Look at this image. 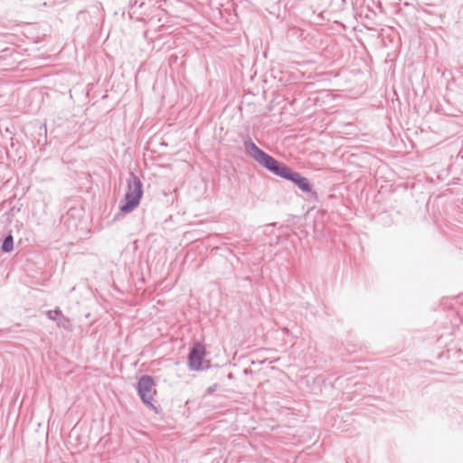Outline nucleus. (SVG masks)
Masks as SVG:
<instances>
[{"label":"nucleus","instance_id":"nucleus-8","mask_svg":"<svg viewBox=\"0 0 463 463\" xmlns=\"http://www.w3.org/2000/svg\"><path fill=\"white\" fill-rule=\"evenodd\" d=\"M59 316H61V311L60 308H56L54 310H49L47 312V317L51 320H58Z\"/></svg>","mask_w":463,"mask_h":463},{"label":"nucleus","instance_id":"nucleus-4","mask_svg":"<svg viewBox=\"0 0 463 463\" xmlns=\"http://www.w3.org/2000/svg\"><path fill=\"white\" fill-rule=\"evenodd\" d=\"M281 178L291 181L294 183L302 192L311 193L312 184L307 177L302 176L299 173L293 171L290 167L287 166L282 175Z\"/></svg>","mask_w":463,"mask_h":463},{"label":"nucleus","instance_id":"nucleus-5","mask_svg":"<svg viewBox=\"0 0 463 463\" xmlns=\"http://www.w3.org/2000/svg\"><path fill=\"white\" fill-rule=\"evenodd\" d=\"M205 355L204 347L201 344L194 345L188 355L189 367L192 370L198 371L202 369V362Z\"/></svg>","mask_w":463,"mask_h":463},{"label":"nucleus","instance_id":"nucleus-6","mask_svg":"<svg viewBox=\"0 0 463 463\" xmlns=\"http://www.w3.org/2000/svg\"><path fill=\"white\" fill-rule=\"evenodd\" d=\"M14 248V237L12 234H8L3 241L1 250L3 252L8 253L13 250Z\"/></svg>","mask_w":463,"mask_h":463},{"label":"nucleus","instance_id":"nucleus-2","mask_svg":"<svg viewBox=\"0 0 463 463\" xmlns=\"http://www.w3.org/2000/svg\"><path fill=\"white\" fill-rule=\"evenodd\" d=\"M142 195L143 184L141 180L134 173H130L125 203L120 205V211L126 213L132 212L139 204Z\"/></svg>","mask_w":463,"mask_h":463},{"label":"nucleus","instance_id":"nucleus-1","mask_svg":"<svg viewBox=\"0 0 463 463\" xmlns=\"http://www.w3.org/2000/svg\"><path fill=\"white\" fill-rule=\"evenodd\" d=\"M243 146L246 154L250 157L277 176L280 177L288 166L286 164L278 161L273 156L264 152L250 138L243 141Z\"/></svg>","mask_w":463,"mask_h":463},{"label":"nucleus","instance_id":"nucleus-3","mask_svg":"<svg viewBox=\"0 0 463 463\" xmlns=\"http://www.w3.org/2000/svg\"><path fill=\"white\" fill-rule=\"evenodd\" d=\"M155 385L154 379L149 375H143L139 378L137 390L141 401L148 407L154 408L153 402V387Z\"/></svg>","mask_w":463,"mask_h":463},{"label":"nucleus","instance_id":"nucleus-9","mask_svg":"<svg viewBox=\"0 0 463 463\" xmlns=\"http://www.w3.org/2000/svg\"><path fill=\"white\" fill-rule=\"evenodd\" d=\"M218 388V384L214 383L207 388V393L212 394Z\"/></svg>","mask_w":463,"mask_h":463},{"label":"nucleus","instance_id":"nucleus-7","mask_svg":"<svg viewBox=\"0 0 463 463\" xmlns=\"http://www.w3.org/2000/svg\"><path fill=\"white\" fill-rule=\"evenodd\" d=\"M57 326L59 327H62L68 331L72 330V326H71L70 319L68 317H66L62 313H61V316H59V317H58Z\"/></svg>","mask_w":463,"mask_h":463}]
</instances>
